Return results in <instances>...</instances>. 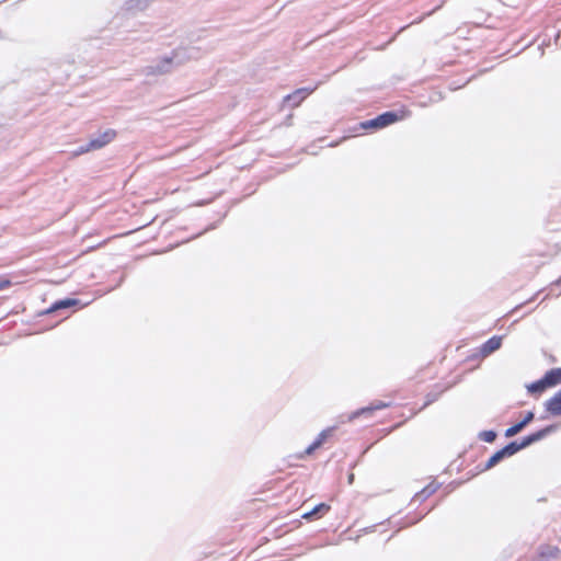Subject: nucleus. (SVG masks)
<instances>
[{"instance_id": "f257e3e1", "label": "nucleus", "mask_w": 561, "mask_h": 561, "mask_svg": "<svg viewBox=\"0 0 561 561\" xmlns=\"http://www.w3.org/2000/svg\"><path fill=\"white\" fill-rule=\"evenodd\" d=\"M554 431L553 425H549L536 433H533L526 437L523 438L520 443L512 442L508 445H506L504 448L497 450L495 454H493L488 462L485 463V469H491L494 466H496L500 461H502L506 457H511L515 455L517 451L533 445L536 442H539L540 439L545 438L548 434L552 433Z\"/></svg>"}, {"instance_id": "f03ea898", "label": "nucleus", "mask_w": 561, "mask_h": 561, "mask_svg": "<svg viewBox=\"0 0 561 561\" xmlns=\"http://www.w3.org/2000/svg\"><path fill=\"white\" fill-rule=\"evenodd\" d=\"M397 119H398L397 114H394L392 112H386L374 119H369V121L362 123V127L364 129L382 128V127H386V126L394 123Z\"/></svg>"}, {"instance_id": "7ed1b4c3", "label": "nucleus", "mask_w": 561, "mask_h": 561, "mask_svg": "<svg viewBox=\"0 0 561 561\" xmlns=\"http://www.w3.org/2000/svg\"><path fill=\"white\" fill-rule=\"evenodd\" d=\"M115 136L116 131L113 129H107L100 135L93 136L89 140L90 148H92L93 150H99L106 146L107 144H110L115 138Z\"/></svg>"}, {"instance_id": "20e7f679", "label": "nucleus", "mask_w": 561, "mask_h": 561, "mask_svg": "<svg viewBox=\"0 0 561 561\" xmlns=\"http://www.w3.org/2000/svg\"><path fill=\"white\" fill-rule=\"evenodd\" d=\"M153 0H126L125 10L131 14H138L148 10Z\"/></svg>"}, {"instance_id": "39448f33", "label": "nucleus", "mask_w": 561, "mask_h": 561, "mask_svg": "<svg viewBox=\"0 0 561 561\" xmlns=\"http://www.w3.org/2000/svg\"><path fill=\"white\" fill-rule=\"evenodd\" d=\"M546 410L554 416L561 415V390L545 403Z\"/></svg>"}, {"instance_id": "423d86ee", "label": "nucleus", "mask_w": 561, "mask_h": 561, "mask_svg": "<svg viewBox=\"0 0 561 561\" xmlns=\"http://www.w3.org/2000/svg\"><path fill=\"white\" fill-rule=\"evenodd\" d=\"M534 420V413L533 412H527V414L525 415L524 420L518 422L517 424L513 425L512 427L507 428L506 432H505V436L506 437H512V436H515L516 434H518L520 431H523V428L529 424L531 421Z\"/></svg>"}, {"instance_id": "0eeeda50", "label": "nucleus", "mask_w": 561, "mask_h": 561, "mask_svg": "<svg viewBox=\"0 0 561 561\" xmlns=\"http://www.w3.org/2000/svg\"><path fill=\"white\" fill-rule=\"evenodd\" d=\"M501 345H502V337L493 336L482 345L481 353L483 356H488L491 353L497 351L501 347Z\"/></svg>"}, {"instance_id": "6e6552de", "label": "nucleus", "mask_w": 561, "mask_h": 561, "mask_svg": "<svg viewBox=\"0 0 561 561\" xmlns=\"http://www.w3.org/2000/svg\"><path fill=\"white\" fill-rule=\"evenodd\" d=\"M388 404L387 403H383V402H377V403H373L369 407H366V408H363V409H359L357 411H355L354 413H352L350 415V421L354 420L355 417L362 415V414H370L373 413L374 411L376 410H380V409H383V408H387Z\"/></svg>"}, {"instance_id": "1a4fd4ad", "label": "nucleus", "mask_w": 561, "mask_h": 561, "mask_svg": "<svg viewBox=\"0 0 561 561\" xmlns=\"http://www.w3.org/2000/svg\"><path fill=\"white\" fill-rule=\"evenodd\" d=\"M545 382L548 387L556 386L561 382V368H552L543 376Z\"/></svg>"}, {"instance_id": "9d476101", "label": "nucleus", "mask_w": 561, "mask_h": 561, "mask_svg": "<svg viewBox=\"0 0 561 561\" xmlns=\"http://www.w3.org/2000/svg\"><path fill=\"white\" fill-rule=\"evenodd\" d=\"M312 92V89H307V88H302V89H298L297 91H295L293 94H289L287 95L286 100L287 101H293L294 105L295 106H298L300 104V102L308 95Z\"/></svg>"}, {"instance_id": "9b49d317", "label": "nucleus", "mask_w": 561, "mask_h": 561, "mask_svg": "<svg viewBox=\"0 0 561 561\" xmlns=\"http://www.w3.org/2000/svg\"><path fill=\"white\" fill-rule=\"evenodd\" d=\"M329 508H330L329 505H327L325 503H321V504L317 505L314 508H312L311 511L304 513L302 517L306 519L314 518V517L321 516L324 513H327L329 511Z\"/></svg>"}, {"instance_id": "f8f14e48", "label": "nucleus", "mask_w": 561, "mask_h": 561, "mask_svg": "<svg viewBox=\"0 0 561 561\" xmlns=\"http://www.w3.org/2000/svg\"><path fill=\"white\" fill-rule=\"evenodd\" d=\"M77 305H79V300L78 299H73V298L62 299V300H59V301L55 302L53 305V307L48 310V312L57 311V310L65 309V308L75 307Z\"/></svg>"}, {"instance_id": "ddd939ff", "label": "nucleus", "mask_w": 561, "mask_h": 561, "mask_svg": "<svg viewBox=\"0 0 561 561\" xmlns=\"http://www.w3.org/2000/svg\"><path fill=\"white\" fill-rule=\"evenodd\" d=\"M559 553H560V551L556 547H545V548H542V550L540 552V557L545 561H548L549 559L558 558Z\"/></svg>"}, {"instance_id": "4468645a", "label": "nucleus", "mask_w": 561, "mask_h": 561, "mask_svg": "<svg viewBox=\"0 0 561 561\" xmlns=\"http://www.w3.org/2000/svg\"><path fill=\"white\" fill-rule=\"evenodd\" d=\"M546 388H548V386L546 385L545 382V379H540L534 383H531L529 387H528V391L534 393V392H541L543 391Z\"/></svg>"}, {"instance_id": "2eb2a0df", "label": "nucleus", "mask_w": 561, "mask_h": 561, "mask_svg": "<svg viewBox=\"0 0 561 561\" xmlns=\"http://www.w3.org/2000/svg\"><path fill=\"white\" fill-rule=\"evenodd\" d=\"M172 62V58H165L163 59L159 65L156 67V71L159 73H165L170 71V64Z\"/></svg>"}, {"instance_id": "dca6fc26", "label": "nucleus", "mask_w": 561, "mask_h": 561, "mask_svg": "<svg viewBox=\"0 0 561 561\" xmlns=\"http://www.w3.org/2000/svg\"><path fill=\"white\" fill-rule=\"evenodd\" d=\"M437 488H438L437 485L431 483L427 486H425L417 495L421 499H425V497L430 496L431 494H433L437 490Z\"/></svg>"}, {"instance_id": "f3484780", "label": "nucleus", "mask_w": 561, "mask_h": 561, "mask_svg": "<svg viewBox=\"0 0 561 561\" xmlns=\"http://www.w3.org/2000/svg\"><path fill=\"white\" fill-rule=\"evenodd\" d=\"M479 436L486 443H493L496 438V433L494 431H484L481 432Z\"/></svg>"}, {"instance_id": "a211bd4d", "label": "nucleus", "mask_w": 561, "mask_h": 561, "mask_svg": "<svg viewBox=\"0 0 561 561\" xmlns=\"http://www.w3.org/2000/svg\"><path fill=\"white\" fill-rule=\"evenodd\" d=\"M332 431L333 428H327V430H323L318 438L316 439V442H319L320 443V446L325 442V439L332 434Z\"/></svg>"}, {"instance_id": "6ab92c4d", "label": "nucleus", "mask_w": 561, "mask_h": 561, "mask_svg": "<svg viewBox=\"0 0 561 561\" xmlns=\"http://www.w3.org/2000/svg\"><path fill=\"white\" fill-rule=\"evenodd\" d=\"M320 447V443L319 442H314L313 444H311L302 455H300V458H302L305 455H311L317 448Z\"/></svg>"}, {"instance_id": "aec40b11", "label": "nucleus", "mask_w": 561, "mask_h": 561, "mask_svg": "<svg viewBox=\"0 0 561 561\" xmlns=\"http://www.w3.org/2000/svg\"><path fill=\"white\" fill-rule=\"evenodd\" d=\"M89 151H93L92 148H90V142H88L85 146H81L73 152L75 156H79Z\"/></svg>"}, {"instance_id": "412c9836", "label": "nucleus", "mask_w": 561, "mask_h": 561, "mask_svg": "<svg viewBox=\"0 0 561 561\" xmlns=\"http://www.w3.org/2000/svg\"><path fill=\"white\" fill-rule=\"evenodd\" d=\"M10 286V282L8 279L0 280V290Z\"/></svg>"}, {"instance_id": "4be33fe9", "label": "nucleus", "mask_w": 561, "mask_h": 561, "mask_svg": "<svg viewBox=\"0 0 561 561\" xmlns=\"http://www.w3.org/2000/svg\"><path fill=\"white\" fill-rule=\"evenodd\" d=\"M353 481H354V474H353V473H351V474L348 476V483H350V484H352V483H353Z\"/></svg>"}]
</instances>
